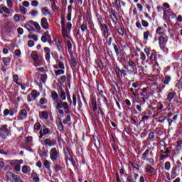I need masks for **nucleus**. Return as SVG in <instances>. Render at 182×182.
I'll use <instances>...</instances> for the list:
<instances>
[{
  "label": "nucleus",
  "mask_w": 182,
  "mask_h": 182,
  "mask_svg": "<svg viewBox=\"0 0 182 182\" xmlns=\"http://www.w3.org/2000/svg\"><path fill=\"white\" fill-rule=\"evenodd\" d=\"M9 134H11V129L8 128V125H1L0 127V137L3 139V140H5Z\"/></svg>",
  "instance_id": "1"
},
{
  "label": "nucleus",
  "mask_w": 182,
  "mask_h": 182,
  "mask_svg": "<svg viewBox=\"0 0 182 182\" xmlns=\"http://www.w3.org/2000/svg\"><path fill=\"white\" fill-rule=\"evenodd\" d=\"M54 106L56 110H60V109L68 110V109H69V104H68V102H66L63 101L62 100H60L58 102H54Z\"/></svg>",
  "instance_id": "2"
},
{
  "label": "nucleus",
  "mask_w": 182,
  "mask_h": 182,
  "mask_svg": "<svg viewBox=\"0 0 182 182\" xmlns=\"http://www.w3.org/2000/svg\"><path fill=\"white\" fill-rule=\"evenodd\" d=\"M60 157L59 151L56 148H52L50 150V159L52 161H57Z\"/></svg>",
  "instance_id": "3"
},
{
  "label": "nucleus",
  "mask_w": 182,
  "mask_h": 182,
  "mask_svg": "<svg viewBox=\"0 0 182 182\" xmlns=\"http://www.w3.org/2000/svg\"><path fill=\"white\" fill-rule=\"evenodd\" d=\"M38 96H41V92H38V90H33L31 92V94H29L27 96V100L29 103H31V102H33V100H36Z\"/></svg>",
  "instance_id": "4"
},
{
  "label": "nucleus",
  "mask_w": 182,
  "mask_h": 182,
  "mask_svg": "<svg viewBox=\"0 0 182 182\" xmlns=\"http://www.w3.org/2000/svg\"><path fill=\"white\" fill-rule=\"evenodd\" d=\"M160 48L164 50L166 48V43L168 41V37L167 36H160L158 38Z\"/></svg>",
  "instance_id": "5"
},
{
  "label": "nucleus",
  "mask_w": 182,
  "mask_h": 182,
  "mask_svg": "<svg viewBox=\"0 0 182 182\" xmlns=\"http://www.w3.org/2000/svg\"><path fill=\"white\" fill-rule=\"evenodd\" d=\"M99 22L103 31L104 37L106 38H109V29L107 28V26L103 23V20L102 18H99Z\"/></svg>",
  "instance_id": "6"
},
{
  "label": "nucleus",
  "mask_w": 182,
  "mask_h": 182,
  "mask_svg": "<svg viewBox=\"0 0 182 182\" xmlns=\"http://www.w3.org/2000/svg\"><path fill=\"white\" fill-rule=\"evenodd\" d=\"M158 11L159 12H161V11H164V16H163V19H164L166 21V19H167L168 18V15L167 14H173V11H171V9H168L167 10L164 9V8L163 7H158Z\"/></svg>",
  "instance_id": "7"
},
{
  "label": "nucleus",
  "mask_w": 182,
  "mask_h": 182,
  "mask_svg": "<svg viewBox=\"0 0 182 182\" xmlns=\"http://www.w3.org/2000/svg\"><path fill=\"white\" fill-rule=\"evenodd\" d=\"M17 117L19 120H24V119H26V117H28V112H26V109H22Z\"/></svg>",
  "instance_id": "8"
},
{
  "label": "nucleus",
  "mask_w": 182,
  "mask_h": 182,
  "mask_svg": "<svg viewBox=\"0 0 182 182\" xmlns=\"http://www.w3.org/2000/svg\"><path fill=\"white\" fill-rule=\"evenodd\" d=\"M39 134V139H43V136H46V134H50V129L44 127L41 130H40Z\"/></svg>",
  "instance_id": "9"
},
{
  "label": "nucleus",
  "mask_w": 182,
  "mask_h": 182,
  "mask_svg": "<svg viewBox=\"0 0 182 182\" xmlns=\"http://www.w3.org/2000/svg\"><path fill=\"white\" fill-rule=\"evenodd\" d=\"M145 170L148 174H151V176L156 174V169L149 164L145 166Z\"/></svg>",
  "instance_id": "10"
},
{
  "label": "nucleus",
  "mask_w": 182,
  "mask_h": 182,
  "mask_svg": "<svg viewBox=\"0 0 182 182\" xmlns=\"http://www.w3.org/2000/svg\"><path fill=\"white\" fill-rule=\"evenodd\" d=\"M62 33L65 39H69V33H70V30H68V28H66V26H63Z\"/></svg>",
  "instance_id": "11"
},
{
  "label": "nucleus",
  "mask_w": 182,
  "mask_h": 182,
  "mask_svg": "<svg viewBox=\"0 0 182 182\" xmlns=\"http://www.w3.org/2000/svg\"><path fill=\"white\" fill-rule=\"evenodd\" d=\"M41 25L43 29H49V23H48V19H46V18H41Z\"/></svg>",
  "instance_id": "12"
},
{
  "label": "nucleus",
  "mask_w": 182,
  "mask_h": 182,
  "mask_svg": "<svg viewBox=\"0 0 182 182\" xmlns=\"http://www.w3.org/2000/svg\"><path fill=\"white\" fill-rule=\"evenodd\" d=\"M156 33L160 36H166V28L163 27H158L156 31Z\"/></svg>",
  "instance_id": "13"
},
{
  "label": "nucleus",
  "mask_w": 182,
  "mask_h": 182,
  "mask_svg": "<svg viewBox=\"0 0 182 182\" xmlns=\"http://www.w3.org/2000/svg\"><path fill=\"white\" fill-rule=\"evenodd\" d=\"M39 117L41 120H48L49 118V114L48 112H46V111H42L39 113Z\"/></svg>",
  "instance_id": "14"
},
{
  "label": "nucleus",
  "mask_w": 182,
  "mask_h": 182,
  "mask_svg": "<svg viewBox=\"0 0 182 182\" xmlns=\"http://www.w3.org/2000/svg\"><path fill=\"white\" fill-rule=\"evenodd\" d=\"M19 161H13L11 164L12 166H15L14 170L18 173L21 171V164H18Z\"/></svg>",
  "instance_id": "15"
},
{
  "label": "nucleus",
  "mask_w": 182,
  "mask_h": 182,
  "mask_svg": "<svg viewBox=\"0 0 182 182\" xmlns=\"http://www.w3.org/2000/svg\"><path fill=\"white\" fill-rule=\"evenodd\" d=\"M9 174L11 177H12L13 180L15 182H22V179L21 178V177L18 176V175H16L12 172H9Z\"/></svg>",
  "instance_id": "16"
},
{
  "label": "nucleus",
  "mask_w": 182,
  "mask_h": 182,
  "mask_svg": "<svg viewBox=\"0 0 182 182\" xmlns=\"http://www.w3.org/2000/svg\"><path fill=\"white\" fill-rule=\"evenodd\" d=\"M21 171L23 174H30L31 167L28 165H24L22 166Z\"/></svg>",
  "instance_id": "17"
},
{
  "label": "nucleus",
  "mask_w": 182,
  "mask_h": 182,
  "mask_svg": "<svg viewBox=\"0 0 182 182\" xmlns=\"http://www.w3.org/2000/svg\"><path fill=\"white\" fill-rule=\"evenodd\" d=\"M44 144L46 146H48L49 147H53V146H55V144H56V141H52L49 139H46L44 140Z\"/></svg>",
  "instance_id": "18"
},
{
  "label": "nucleus",
  "mask_w": 182,
  "mask_h": 182,
  "mask_svg": "<svg viewBox=\"0 0 182 182\" xmlns=\"http://www.w3.org/2000/svg\"><path fill=\"white\" fill-rule=\"evenodd\" d=\"M177 166H175L172 168L171 172V176L172 178H176L177 176H178V173H177Z\"/></svg>",
  "instance_id": "19"
},
{
  "label": "nucleus",
  "mask_w": 182,
  "mask_h": 182,
  "mask_svg": "<svg viewBox=\"0 0 182 182\" xmlns=\"http://www.w3.org/2000/svg\"><path fill=\"white\" fill-rule=\"evenodd\" d=\"M51 97L54 102H58V100H60V99H59V95H58V92H56L55 91H53L51 92Z\"/></svg>",
  "instance_id": "20"
},
{
  "label": "nucleus",
  "mask_w": 182,
  "mask_h": 182,
  "mask_svg": "<svg viewBox=\"0 0 182 182\" xmlns=\"http://www.w3.org/2000/svg\"><path fill=\"white\" fill-rule=\"evenodd\" d=\"M41 129H42V124H41V122H36L33 126L34 132H39V130H41Z\"/></svg>",
  "instance_id": "21"
},
{
  "label": "nucleus",
  "mask_w": 182,
  "mask_h": 182,
  "mask_svg": "<svg viewBox=\"0 0 182 182\" xmlns=\"http://www.w3.org/2000/svg\"><path fill=\"white\" fill-rule=\"evenodd\" d=\"M182 147V139L181 138L178 139L176 141V151H180V149Z\"/></svg>",
  "instance_id": "22"
},
{
  "label": "nucleus",
  "mask_w": 182,
  "mask_h": 182,
  "mask_svg": "<svg viewBox=\"0 0 182 182\" xmlns=\"http://www.w3.org/2000/svg\"><path fill=\"white\" fill-rule=\"evenodd\" d=\"M177 119H178V115H174L172 119H168V126H171V124L173 123H173H176V121L177 120Z\"/></svg>",
  "instance_id": "23"
},
{
  "label": "nucleus",
  "mask_w": 182,
  "mask_h": 182,
  "mask_svg": "<svg viewBox=\"0 0 182 182\" xmlns=\"http://www.w3.org/2000/svg\"><path fill=\"white\" fill-rule=\"evenodd\" d=\"M2 62L4 65V66H8V65H9V63H11V58H9V57L3 58Z\"/></svg>",
  "instance_id": "24"
},
{
  "label": "nucleus",
  "mask_w": 182,
  "mask_h": 182,
  "mask_svg": "<svg viewBox=\"0 0 182 182\" xmlns=\"http://www.w3.org/2000/svg\"><path fill=\"white\" fill-rule=\"evenodd\" d=\"M59 95H60V100H63V101L66 100V92H65V90H62Z\"/></svg>",
  "instance_id": "25"
},
{
  "label": "nucleus",
  "mask_w": 182,
  "mask_h": 182,
  "mask_svg": "<svg viewBox=\"0 0 182 182\" xmlns=\"http://www.w3.org/2000/svg\"><path fill=\"white\" fill-rule=\"evenodd\" d=\"M176 97V92H169L167 97L168 102H171Z\"/></svg>",
  "instance_id": "26"
},
{
  "label": "nucleus",
  "mask_w": 182,
  "mask_h": 182,
  "mask_svg": "<svg viewBox=\"0 0 182 182\" xmlns=\"http://www.w3.org/2000/svg\"><path fill=\"white\" fill-rule=\"evenodd\" d=\"M148 139L151 141H154L156 140V134L154 132H150L149 134Z\"/></svg>",
  "instance_id": "27"
},
{
  "label": "nucleus",
  "mask_w": 182,
  "mask_h": 182,
  "mask_svg": "<svg viewBox=\"0 0 182 182\" xmlns=\"http://www.w3.org/2000/svg\"><path fill=\"white\" fill-rule=\"evenodd\" d=\"M42 14H43V15L45 16H49L50 18L51 14L48 11V9L46 8H43L41 10Z\"/></svg>",
  "instance_id": "28"
},
{
  "label": "nucleus",
  "mask_w": 182,
  "mask_h": 182,
  "mask_svg": "<svg viewBox=\"0 0 182 182\" xmlns=\"http://www.w3.org/2000/svg\"><path fill=\"white\" fill-rule=\"evenodd\" d=\"M149 153H150V150L146 149L145 151L142 154V160L146 161L147 159V156H149Z\"/></svg>",
  "instance_id": "29"
},
{
  "label": "nucleus",
  "mask_w": 182,
  "mask_h": 182,
  "mask_svg": "<svg viewBox=\"0 0 182 182\" xmlns=\"http://www.w3.org/2000/svg\"><path fill=\"white\" fill-rule=\"evenodd\" d=\"M31 56L33 60H34L35 62H37V60L39 59V56L36 52L31 53Z\"/></svg>",
  "instance_id": "30"
},
{
  "label": "nucleus",
  "mask_w": 182,
  "mask_h": 182,
  "mask_svg": "<svg viewBox=\"0 0 182 182\" xmlns=\"http://www.w3.org/2000/svg\"><path fill=\"white\" fill-rule=\"evenodd\" d=\"M129 166L130 167H132V168H134L135 170H140V166H139V164L136 163L130 162Z\"/></svg>",
  "instance_id": "31"
},
{
  "label": "nucleus",
  "mask_w": 182,
  "mask_h": 182,
  "mask_svg": "<svg viewBox=\"0 0 182 182\" xmlns=\"http://www.w3.org/2000/svg\"><path fill=\"white\" fill-rule=\"evenodd\" d=\"M164 168L166 171H170V169L171 168V163H170V161H166L164 164Z\"/></svg>",
  "instance_id": "32"
},
{
  "label": "nucleus",
  "mask_w": 182,
  "mask_h": 182,
  "mask_svg": "<svg viewBox=\"0 0 182 182\" xmlns=\"http://www.w3.org/2000/svg\"><path fill=\"white\" fill-rule=\"evenodd\" d=\"M33 181L35 182H39L41 181V179L39 178V176L36 173H32Z\"/></svg>",
  "instance_id": "33"
},
{
  "label": "nucleus",
  "mask_w": 182,
  "mask_h": 182,
  "mask_svg": "<svg viewBox=\"0 0 182 182\" xmlns=\"http://www.w3.org/2000/svg\"><path fill=\"white\" fill-rule=\"evenodd\" d=\"M13 80L16 83V85H18V86H21V82H18L19 80V77H18V75H13Z\"/></svg>",
  "instance_id": "34"
},
{
  "label": "nucleus",
  "mask_w": 182,
  "mask_h": 182,
  "mask_svg": "<svg viewBox=\"0 0 182 182\" xmlns=\"http://www.w3.org/2000/svg\"><path fill=\"white\" fill-rule=\"evenodd\" d=\"M170 80H171V77H170V75L165 76V79L164 80V84L168 85V83L170 82Z\"/></svg>",
  "instance_id": "35"
},
{
  "label": "nucleus",
  "mask_w": 182,
  "mask_h": 182,
  "mask_svg": "<svg viewBox=\"0 0 182 182\" xmlns=\"http://www.w3.org/2000/svg\"><path fill=\"white\" fill-rule=\"evenodd\" d=\"M55 76H59V75H64L65 74V70H63V69H60V70H57L55 71Z\"/></svg>",
  "instance_id": "36"
},
{
  "label": "nucleus",
  "mask_w": 182,
  "mask_h": 182,
  "mask_svg": "<svg viewBox=\"0 0 182 182\" xmlns=\"http://www.w3.org/2000/svg\"><path fill=\"white\" fill-rule=\"evenodd\" d=\"M70 120H71L70 115H67L65 119L63 120V124H68V123H69Z\"/></svg>",
  "instance_id": "37"
},
{
  "label": "nucleus",
  "mask_w": 182,
  "mask_h": 182,
  "mask_svg": "<svg viewBox=\"0 0 182 182\" xmlns=\"http://www.w3.org/2000/svg\"><path fill=\"white\" fill-rule=\"evenodd\" d=\"M73 103L74 105V107H76V105L77 103V96L76 95V94H74L73 95Z\"/></svg>",
  "instance_id": "38"
},
{
  "label": "nucleus",
  "mask_w": 182,
  "mask_h": 182,
  "mask_svg": "<svg viewBox=\"0 0 182 182\" xmlns=\"http://www.w3.org/2000/svg\"><path fill=\"white\" fill-rule=\"evenodd\" d=\"M46 79H48V75L46 74L41 75L40 80L43 83H45L46 82Z\"/></svg>",
  "instance_id": "39"
},
{
  "label": "nucleus",
  "mask_w": 182,
  "mask_h": 182,
  "mask_svg": "<svg viewBox=\"0 0 182 182\" xmlns=\"http://www.w3.org/2000/svg\"><path fill=\"white\" fill-rule=\"evenodd\" d=\"M44 167H46L47 170H50V163L49 162V161H44Z\"/></svg>",
  "instance_id": "40"
},
{
  "label": "nucleus",
  "mask_w": 182,
  "mask_h": 182,
  "mask_svg": "<svg viewBox=\"0 0 182 182\" xmlns=\"http://www.w3.org/2000/svg\"><path fill=\"white\" fill-rule=\"evenodd\" d=\"M31 23L35 26L36 29H38V31L41 30V25L38 22H35L33 21H31Z\"/></svg>",
  "instance_id": "41"
},
{
  "label": "nucleus",
  "mask_w": 182,
  "mask_h": 182,
  "mask_svg": "<svg viewBox=\"0 0 182 182\" xmlns=\"http://www.w3.org/2000/svg\"><path fill=\"white\" fill-rule=\"evenodd\" d=\"M71 65L72 66H73V68H76V66L77 65V63H76V60L73 56H71Z\"/></svg>",
  "instance_id": "42"
},
{
  "label": "nucleus",
  "mask_w": 182,
  "mask_h": 182,
  "mask_svg": "<svg viewBox=\"0 0 182 182\" xmlns=\"http://www.w3.org/2000/svg\"><path fill=\"white\" fill-rule=\"evenodd\" d=\"M92 109L94 112L97 110V104L96 103V100L92 99Z\"/></svg>",
  "instance_id": "43"
},
{
  "label": "nucleus",
  "mask_w": 182,
  "mask_h": 182,
  "mask_svg": "<svg viewBox=\"0 0 182 182\" xmlns=\"http://www.w3.org/2000/svg\"><path fill=\"white\" fill-rule=\"evenodd\" d=\"M26 142L28 144H32V143H33V138L31 136H28L26 139Z\"/></svg>",
  "instance_id": "44"
},
{
  "label": "nucleus",
  "mask_w": 182,
  "mask_h": 182,
  "mask_svg": "<svg viewBox=\"0 0 182 182\" xmlns=\"http://www.w3.org/2000/svg\"><path fill=\"white\" fill-rule=\"evenodd\" d=\"M149 35H150V31H146L144 33V41H149Z\"/></svg>",
  "instance_id": "45"
},
{
  "label": "nucleus",
  "mask_w": 182,
  "mask_h": 182,
  "mask_svg": "<svg viewBox=\"0 0 182 182\" xmlns=\"http://www.w3.org/2000/svg\"><path fill=\"white\" fill-rule=\"evenodd\" d=\"M57 63H58V67L60 68V69H65V64L63 63V62L58 60Z\"/></svg>",
  "instance_id": "46"
},
{
  "label": "nucleus",
  "mask_w": 182,
  "mask_h": 182,
  "mask_svg": "<svg viewBox=\"0 0 182 182\" xmlns=\"http://www.w3.org/2000/svg\"><path fill=\"white\" fill-rule=\"evenodd\" d=\"M39 103L41 105H46L48 103V100L45 97H43L39 100Z\"/></svg>",
  "instance_id": "47"
},
{
  "label": "nucleus",
  "mask_w": 182,
  "mask_h": 182,
  "mask_svg": "<svg viewBox=\"0 0 182 182\" xmlns=\"http://www.w3.org/2000/svg\"><path fill=\"white\" fill-rule=\"evenodd\" d=\"M128 65L129 66H130L131 68H132V69H134V68H136V63H134V61H132V60H130L128 62Z\"/></svg>",
  "instance_id": "48"
},
{
  "label": "nucleus",
  "mask_w": 182,
  "mask_h": 182,
  "mask_svg": "<svg viewBox=\"0 0 182 182\" xmlns=\"http://www.w3.org/2000/svg\"><path fill=\"white\" fill-rule=\"evenodd\" d=\"M1 10L3 12H4V14H11V11L6 6L1 7Z\"/></svg>",
  "instance_id": "49"
},
{
  "label": "nucleus",
  "mask_w": 182,
  "mask_h": 182,
  "mask_svg": "<svg viewBox=\"0 0 182 182\" xmlns=\"http://www.w3.org/2000/svg\"><path fill=\"white\" fill-rule=\"evenodd\" d=\"M141 25L144 26V28H149V22L146 20H141Z\"/></svg>",
  "instance_id": "50"
},
{
  "label": "nucleus",
  "mask_w": 182,
  "mask_h": 182,
  "mask_svg": "<svg viewBox=\"0 0 182 182\" xmlns=\"http://www.w3.org/2000/svg\"><path fill=\"white\" fill-rule=\"evenodd\" d=\"M140 59L142 60V62H144L146 60V54L144 52H141L140 53Z\"/></svg>",
  "instance_id": "51"
},
{
  "label": "nucleus",
  "mask_w": 182,
  "mask_h": 182,
  "mask_svg": "<svg viewBox=\"0 0 182 182\" xmlns=\"http://www.w3.org/2000/svg\"><path fill=\"white\" fill-rule=\"evenodd\" d=\"M117 70H118V73H120L123 76H127V74L126 73V70H121L120 68H118Z\"/></svg>",
  "instance_id": "52"
},
{
  "label": "nucleus",
  "mask_w": 182,
  "mask_h": 182,
  "mask_svg": "<svg viewBox=\"0 0 182 182\" xmlns=\"http://www.w3.org/2000/svg\"><path fill=\"white\" fill-rule=\"evenodd\" d=\"M58 129L60 132H63L64 127H63V124L62 122H60L58 125Z\"/></svg>",
  "instance_id": "53"
},
{
  "label": "nucleus",
  "mask_w": 182,
  "mask_h": 182,
  "mask_svg": "<svg viewBox=\"0 0 182 182\" xmlns=\"http://www.w3.org/2000/svg\"><path fill=\"white\" fill-rule=\"evenodd\" d=\"M118 33L119 36H123L124 35V30L122 28H118Z\"/></svg>",
  "instance_id": "54"
},
{
  "label": "nucleus",
  "mask_w": 182,
  "mask_h": 182,
  "mask_svg": "<svg viewBox=\"0 0 182 182\" xmlns=\"http://www.w3.org/2000/svg\"><path fill=\"white\" fill-rule=\"evenodd\" d=\"M20 11L21 14H23V15H25L26 14V9L23 6H20Z\"/></svg>",
  "instance_id": "55"
},
{
  "label": "nucleus",
  "mask_w": 182,
  "mask_h": 182,
  "mask_svg": "<svg viewBox=\"0 0 182 182\" xmlns=\"http://www.w3.org/2000/svg\"><path fill=\"white\" fill-rule=\"evenodd\" d=\"M144 52H145L146 56H149L150 55V48L145 47L144 48Z\"/></svg>",
  "instance_id": "56"
},
{
  "label": "nucleus",
  "mask_w": 182,
  "mask_h": 182,
  "mask_svg": "<svg viewBox=\"0 0 182 182\" xmlns=\"http://www.w3.org/2000/svg\"><path fill=\"white\" fill-rule=\"evenodd\" d=\"M63 168L59 165H55V173H58V171H60Z\"/></svg>",
  "instance_id": "57"
},
{
  "label": "nucleus",
  "mask_w": 182,
  "mask_h": 182,
  "mask_svg": "<svg viewBox=\"0 0 182 182\" xmlns=\"http://www.w3.org/2000/svg\"><path fill=\"white\" fill-rule=\"evenodd\" d=\"M80 29L82 32H85V31H87V26L86 24H82L81 25V27H80Z\"/></svg>",
  "instance_id": "58"
},
{
  "label": "nucleus",
  "mask_w": 182,
  "mask_h": 182,
  "mask_svg": "<svg viewBox=\"0 0 182 182\" xmlns=\"http://www.w3.org/2000/svg\"><path fill=\"white\" fill-rule=\"evenodd\" d=\"M26 29H28V32H30V33L33 32V28H32V26H31V25L27 24L26 26Z\"/></svg>",
  "instance_id": "59"
},
{
  "label": "nucleus",
  "mask_w": 182,
  "mask_h": 182,
  "mask_svg": "<svg viewBox=\"0 0 182 182\" xmlns=\"http://www.w3.org/2000/svg\"><path fill=\"white\" fill-rule=\"evenodd\" d=\"M28 38L30 39H33V41H36V42H37V41H38V36H36V35H31V36L28 35Z\"/></svg>",
  "instance_id": "60"
},
{
  "label": "nucleus",
  "mask_w": 182,
  "mask_h": 182,
  "mask_svg": "<svg viewBox=\"0 0 182 182\" xmlns=\"http://www.w3.org/2000/svg\"><path fill=\"white\" fill-rule=\"evenodd\" d=\"M14 53H15L16 56L19 58L21 56V50H19V49L15 50Z\"/></svg>",
  "instance_id": "61"
},
{
  "label": "nucleus",
  "mask_w": 182,
  "mask_h": 182,
  "mask_svg": "<svg viewBox=\"0 0 182 182\" xmlns=\"http://www.w3.org/2000/svg\"><path fill=\"white\" fill-rule=\"evenodd\" d=\"M38 5H39V2H38L36 0H33L31 2V6H38Z\"/></svg>",
  "instance_id": "62"
},
{
  "label": "nucleus",
  "mask_w": 182,
  "mask_h": 182,
  "mask_svg": "<svg viewBox=\"0 0 182 182\" xmlns=\"http://www.w3.org/2000/svg\"><path fill=\"white\" fill-rule=\"evenodd\" d=\"M178 89H182V78H181L177 84Z\"/></svg>",
  "instance_id": "63"
},
{
  "label": "nucleus",
  "mask_w": 182,
  "mask_h": 182,
  "mask_svg": "<svg viewBox=\"0 0 182 182\" xmlns=\"http://www.w3.org/2000/svg\"><path fill=\"white\" fill-rule=\"evenodd\" d=\"M127 182H136L132 178V176H127Z\"/></svg>",
  "instance_id": "64"
}]
</instances>
